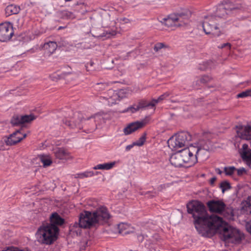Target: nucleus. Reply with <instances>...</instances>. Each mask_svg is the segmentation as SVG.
<instances>
[{
	"label": "nucleus",
	"mask_w": 251,
	"mask_h": 251,
	"mask_svg": "<svg viewBox=\"0 0 251 251\" xmlns=\"http://www.w3.org/2000/svg\"><path fill=\"white\" fill-rule=\"evenodd\" d=\"M187 212L192 215L199 233L205 237L213 236L220 230L225 241L239 243L244 235L238 229L230 226H224L222 219L215 215L208 216L205 206L200 201H193L187 204Z\"/></svg>",
	"instance_id": "1"
},
{
	"label": "nucleus",
	"mask_w": 251,
	"mask_h": 251,
	"mask_svg": "<svg viewBox=\"0 0 251 251\" xmlns=\"http://www.w3.org/2000/svg\"><path fill=\"white\" fill-rule=\"evenodd\" d=\"M59 234V228L52 225H43L36 233L39 242L42 244L51 245L55 241Z\"/></svg>",
	"instance_id": "2"
},
{
	"label": "nucleus",
	"mask_w": 251,
	"mask_h": 251,
	"mask_svg": "<svg viewBox=\"0 0 251 251\" xmlns=\"http://www.w3.org/2000/svg\"><path fill=\"white\" fill-rule=\"evenodd\" d=\"M92 212L84 211L80 215L79 222L75 223L70 226V230L77 233H80V228H90L97 223Z\"/></svg>",
	"instance_id": "3"
},
{
	"label": "nucleus",
	"mask_w": 251,
	"mask_h": 251,
	"mask_svg": "<svg viewBox=\"0 0 251 251\" xmlns=\"http://www.w3.org/2000/svg\"><path fill=\"white\" fill-rule=\"evenodd\" d=\"M202 26L203 31L207 35L211 34L218 37L222 33L218 24V19L214 15L205 16L202 22Z\"/></svg>",
	"instance_id": "4"
},
{
	"label": "nucleus",
	"mask_w": 251,
	"mask_h": 251,
	"mask_svg": "<svg viewBox=\"0 0 251 251\" xmlns=\"http://www.w3.org/2000/svg\"><path fill=\"white\" fill-rule=\"evenodd\" d=\"M191 139V135L188 132H180L173 136L168 140V146L172 150H176L187 145Z\"/></svg>",
	"instance_id": "5"
},
{
	"label": "nucleus",
	"mask_w": 251,
	"mask_h": 251,
	"mask_svg": "<svg viewBox=\"0 0 251 251\" xmlns=\"http://www.w3.org/2000/svg\"><path fill=\"white\" fill-rule=\"evenodd\" d=\"M207 206L211 212L223 214L228 218L233 215L232 211L226 209L225 203L220 200H210L207 202Z\"/></svg>",
	"instance_id": "6"
},
{
	"label": "nucleus",
	"mask_w": 251,
	"mask_h": 251,
	"mask_svg": "<svg viewBox=\"0 0 251 251\" xmlns=\"http://www.w3.org/2000/svg\"><path fill=\"white\" fill-rule=\"evenodd\" d=\"M190 12L186 9L178 14H172L164 19V23L168 27H177L182 25V20L187 19L190 16Z\"/></svg>",
	"instance_id": "7"
},
{
	"label": "nucleus",
	"mask_w": 251,
	"mask_h": 251,
	"mask_svg": "<svg viewBox=\"0 0 251 251\" xmlns=\"http://www.w3.org/2000/svg\"><path fill=\"white\" fill-rule=\"evenodd\" d=\"M198 150L194 146H190L179 152L182 157L184 163H188L189 166L194 165L197 162L199 156L197 154Z\"/></svg>",
	"instance_id": "8"
},
{
	"label": "nucleus",
	"mask_w": 251,
	"mask_h": 251,
	"mask_svg": "<svg viewBox=\"0 0 251 251\" xmlns=\"http://www.w3.org/2000/svg\"><path fill=\"white\" fill-rule=\"evenodd\" d=\"M126 97V92L124 90L119 91L109 90L106 93L104 98L108 101L109 105H112L118 103Z\"/></svg>",
	"instance_id": "9"
},
{
	"label": "nucleus",
	"mask_w": 251,
	"mask_h": 251,
	"mask_svg": "<svg viewBox=\"0 0 251 251\" xmlns=\"http://www.w3.org/2000/svg\"><path fill=\"white\" fill-rule=\"evenodd\" d=\"M92 213L96 219L97 224L107 222L110 218V215L107 209L104 206L99 207Z\"/></svg>",
	"instance_id": "10"
},
{
	"label": "nucleus",
	"mask_w": 251,
	"mask_h": 251,
	"mask_svg": "<svg viewBox=\"0 0 251 251\" xmlns=\"http://www.w3.org/2000/svg\"><path fill=\"white\" fill-rule=\"evenodd\" d=\"M13 34L12 25L4 23L0 25V41L4 42L9 40Z\"/></svg>",
	"instance_id": "11"
},
{
	"label": "nucleus",
	"mask_w": 251,
	"mask_h": 251,
	"mask_svg": "<svg viewBox=\"0 0 251 251\" xmlns=\"http://www.w3.org/2000/svg\"><path fill=\"white\" fill-rule=\"evenodd\" d=\"M26 136V134H22L20 130H17L8 137H6L4 142L7 146H13L20 142Z\"/></svg>",
	"instance_id": "12"
},
{
	"label": "nucleus",
	"mask_w": 251,
	"mask_h": 251,
	"mask_svg": "<svg viewBox=\"0 0 251 251\" xmlns=\"http://www.w3.org/2000/svg\"><path fill=\"white\" fill-rule=\"evenodd\" d=\"M195 147L198 150L197 154L199 157L207 156V152L212 149L211 143L209 140H201L199 141L198 146Z\"/></svg>",
	"instance_id": "13"
},
{
	"label": "nucleus",
	"mask_w": 251,
	"mask_h": 251,
	"mask_svg": "<svg viewBox=\"0 0 251 251\" xmlns=\"http://www.w3.org/2000/svg\"><path fill=\"white\" fill-rule=\"evenodd\" d=\"M35 119L33 115L24 116H14L11 120V123L13 126H17L25 123H29Z\"/></svg>",
	"instance_id": "14"
},
{
	"label": "nucleus",
	"mask_w": 251,
	"mask_h": 251,
	"mask_svg": "<svg viewBox=\"0 0 251 251\" xmlns=\"http://www.w3.org/2000/svg\"><path fill=\"white\" fill-rule=\"evenodd\" d=\"M236 8H237L235 7L231 2H225L218 6L215 16L218 19L219 18H222L227 14L230 11Z\"/></svg>",
	"instance_id": "15"
},
{
	"label": "nucleus",
	"mask_w": 251,
	"mask_h": 251,
	"mask_svg": "<svg viewBox=\"0 0 251 251\" xmlns=\"http://www.w3.org/2000/svg\"><path fill=\"white\" fill-rule=\"evenodd\" d=\"M236 128L237 136L240 138L246 140L251 139V126L239 125Z\"/></svg>",
	"instance_id": "16"
},
{
	"label": "nucleus",
	"mask_w": 251,
	"mask_h": 251,
	"mask_svg": "<svg viewBox=\"0 0 251 251\" xmlns=\"http://www.w3.org/2000/svg\"><path fill=\"white\" fill-rule=\"evenodd\" d=\"M146 125L144 121H137L129 124L124 129L125 134L128 135L135 131L138 129L141 128Z\"/></svg>",
	"instance_id": "17"
},
{
	"label": "nucleus",
	"mask_w": 251,
	"mask_h": 251,
	"mask_svg": "<svg viewBox=\"0 0 251 251\" xmlns=\"http://www.w3.org/2000/svg\"><path fill=\"white\" fill-rule=\"evenodd\" d=\"M56 158L61 160H69L73 158L71 153L64 148H57L54 151Z\"/></svg>",
	"instance_id": "18"
},
{
	"label": "nucleus",
	"mask_w": 251,
	"mask_h": 251,
	"mask_svg": "<svg viewBox=\"0 0 251 251\" xmlns=\"http://www.w3.org/2000/svg\"><path fill=\"white\" fill-rule=\"evenodd\" d=\"M171 164L175 167H180L184 163L182 157L179 151L171 155L170 158Z\"/></svg>",
	"instance_id": "19"
},
{
	"label": "nucleus",
	"mask_w": 251,
	"mask_h": 251,
	"mask_svg": "<svg viewBox=\"0 0 251 251\" xmlns=\"http://www.w3.org/2000/svg\"><path fill=\"white\" fill-rule=\"evenodd\" d=\"M240 154L244 161L247 163H251V149L249 148L248 145L246 144L243 145Z\"/></svg>",
	"instance_id": "20"
},
{
	"label": "nucleus",
	"mask_w": 251,
	"mask_h": 251,
	"mask_svg": "<svg viewBox=\"0 0 251 251\" xmlns=\"http://www.w3.org/2000/svg\"><path fill=\"white\" fill-rule=\"evenodd\" d=\"M102 118V116L100 114H95L94 115L88 118L87 119L83 120V122L85 125L91 124V126L93 128H96L97 124H99Z\"/></svg>",
	"instance_id": "21"
},
{
	"label": "nucleus",
	"mask_w": 251,
	"mask_h": 251,
	"mask_svg": "<svg viewBox=\"0 0 251 251\" xmlns=\"http://www.w3.org/2000/svg\"><path fill=\"white\" fill-rule=\"evenodd\" d=\"M64 222V220L57 213H54L50 217V223L48 225H52L55 227L62 225Z\"/></svg>",
	"instance_id": "22"
},
{
	"label": "nucleus",
	"mask_w": 251,
	"mask_h": 251,
	"mask_svg": "<svg viewBox=\"0 0 251 251\" xmlns=\"http://www.w3.org/2000/svg\"><path fill=\"white\" fill-rule=\"evenodd\" d=\"M119 233L122 234H129L133 231V228L129 224L122 223L118 225Z\"/></svg>",
	"instance_id": "23"
},
{
	"label": "nucleus",
	"mask_w": 251,
	"mask_h": 251,
	"mask_svg": "<svg viewBox=\"0 0 251 251\" xmlns=\"http://www.w3.org/2000/svg\"><path fill=\"white\" fill-rule=\"evenodd\" d=\"M71 75V72H63L60 74L55 73L51 74L50 77L52 80L57 81L60 79H67Z\"/></svg>",
	"instance_id": "24"
},
{
	"label": "nucleus",
	"mask_w": 251,
	"mask_h": 251,
	"mask_svg": "<svg viewBox=\"0 0 251 251\" xmlns=\"http://www.w3.org/2000/svg\"><path fill=\"white\" fill-rule=\"evenodd\" d=\"M57 45L55 42H49L44 44V49L49 55L53 53L56 50Z\"/></svg>",
	"instance_id": "25"
},
{
	"label": "nucleus",
	"mask_w": 251,
	"mask_h": 251,
	"mask_svg": "<svg viewBox=\"0 0 251 251\" xmlns=\"http://www.w3.org/2000/svg\"><path fill=\"white\" fill-rule=\"evenodd\" d=\"M20 7L14 4H11L7 6L5 9L6 13L8 15L17 14L20 12Z\"/></svg>",
	"instance_id": "26"
},
{
	"label": "nucleus",
	"mask_w": 251,
	"mask_h": 251,
	"mask_svg": "<svg viewBox=\"0 0 251 251\" xmlns=\"http://www.w3.org/2000/svg\"><path fill=\"white\" fill-rule=\"evenodd\" d=\"M115 162H111L109 163H106L104 164H101L97 165V166H95L93 169L94 170H110L111 168H112L114 165H115Z\"/></svg>",
	"instance_id": "27"
},
{
	"label": "nucleus",
	"mask_w": 251,
	"mask_h": 251,
	"mask_svg": "<svg viewBox=\"0 0 251 251\" xmlns=\"http://www.w3.org/2000/svg\"><path fill=\"white\" fill-rule=\"evenodd\" d=\"M40 159L43 164L44 167L50 166L52 163L51 157L48 155H41Z\"/></svg>",
	"instance_id": "28"
},
{
	"label": "nucleus",
	"mask_w": 251,
	"mask_h": 251,
	"mask_svg": "<svg viewBox=\"0 0 251 251\" xmlns=\"http://www.w3.org/2000/svg\"><path fill=\"white\" fill-rule=\"evenodd\" d=\"M243 208L247 212L251 213V196L249 197L247 199L243 202Z\"/></svg>",
	"instance_id": "29"
},
{
	"label": "nucleus",
	"mask_w": 251,
	"mask_h": 251,
	"mask_svg": "<svg viewBox=\"0 0 251 251\" xmlns=\"http://www.w3.org/2000/svg\"><path fill=\"white\" fill-rule=\"evenodd\" d=\"M155 103L153 100H152L151 102H143L140 104V108H146L148 107H151L152 108V110L154 112L155 111Z\"/></svg>",
	"instance_id": "30"
},
{
	"label": "nucleus",
	"mask_w": 251,
	"mask_h": 251,
	"mask_svg": "<svg viewBox=\"0 0 251 251\" xmlns=\"http://www.w3.org/2000/svg\"><path fill=\"white\" fill-rule=\"evenodd\" d=\"M94 175V173L93 172H86L80 174H76L75 176V178H83L84 177H87L89 176H92Z\"/></svg>",
	"instance_id": "31"
},
{
	"label": "nucleus",
	"mask_w": 251,
	"mask_h": 251,
	"mask_svg": "<svg viewBox=\"0 0 251 251\" xmlns=\"http://www.w3.org/2000/svg\"><path fill=\"white\" fill-rule=\"evenodd\" d=\"M220 187L221 188L223 193H224L226 191L231 188L230 183L227 181H224L222 182L220 184Z\"/></svg>",
	"instance_id": "32"
},
{
	"label": "nucleus",
	"mask_w": 251,
	"mask_h": 251,
	"mask_svg": "<svg viewBox=\"0 0 251 251\" xmlns=\"http://www.w3.org/2000/svg\"><path fill=\"white\" fill-rule=\"evenodd\" d=\"M212 64V62L210 60L203 62L202 64H200L199 69L201 70H205L209 68H211Z\"/></svg>",
	"instance_id": "33"
},
{
	"label": "nucleus",
	"mask_w": 251,
	"mask_h": 251,
	"mask_svg": "<svg viewBox=\"0 0 251 251\" xmlns=\"http://www.w3.org/2000/svg\"><path fill=\"white\" fill-rule=\"evenodd\" d=\"M146 133H144V134L138 140L133 143V145L142 146L146 141Z\"/></svg>",
	"instance_id": "34"
},
{
	"label": "nucleus",
	"mask_w": 251,
	"mask_h": 251,
	"mask_svg": "<svg viewBox=\"0 0 251 251\" xmlns=\"http://www.w3.org/2000/svg\"><path fill=\"white\" fill-rule=\"evenodd\" d=\"M236 170L234 167H226L224 168V171L227 176L231 175Z\"/></svg>",
	"instance_id": "35"
},
{
	"label": "nucleus",
	"mask_w": 251,
	"mask_h": 251,
	"mask_svg": "<svg viewBox=\"0 0 251 251\" xmlns=\"http://www.w3.org/2000/svg\"><path fill=\"white\" fill-rule=\"evenodd\" d=\"M248 96H251V89L242 92L237 95L238 98H245Z\"/></svg>",
	"instance_id": "36"
},
{
	"label": "nucleus",
	"mask_w": 251,
	"mask_h": 251,
	"mask_svg": "<svg viewBox=\"0 0 251 251\" xmlns=\"http://www.w3.org/2000/svg\"><path fill=\"white\" fill-rule=\"evenodd\" d=\"M212 79V77L208 75H203L202 76L200 79V81L201 83L203 84H205L209 81H210Z\"/></svg>",
	"instance_id": "37"
},
{
	"label": "nucleus",
	"mask_w": 251,
	"mask_h": 251,
	"mask_svg": "<svg viewBox=\"0 0 251 251\" xmlns=\"http://www.w3.org/2000/svg\"><path fill=\"white\" fill-rule=\"evenodd\" d=\"M169 95H170L169 93L166 92V93H164L163 95L159 97L157 99L153 100L155 103V104L156 105V104L158 102L163 100L165 98L168 97Z\"/></svg>",
	"instance_id": "38"
},
{
	"label": "nucleus",
	"mask_w": 251,
	"mask_h": 251,
	"mask_svg": "<svg viewBox=\"0 0 251 251\" xmlns=\"http://www.w3.org/2000/svg\"><path fill=\"white\" fill-rule=\"evenodd\" d=\"M165 47V45L162 43H158L155 45L153 50L156 52L160 50Z\"/></svg>",
	"instance_id": "39"
},
{
	"label": "nucleus",
	"mask_w": 251,
	"mask_h": 251,
	"mask_svg": "<svg viewBox=\"0 0 251 251\" xmlns=\"http://www.w3.org/2000/svg\"><path fill=\"white\" fill-rule=\"evenodd\" d=\"M2 251H29L27 249H20L16 247H11V248H7V249L2 250Z\"/></svg>",
	"instance_id": "40"
},
{
	"label": "nucleus",
	"mask_w": 251,
	"mask_h": 251,
	"mask_svg": "<svg viewBox=\"0 0 251 251\" xmlns=\"http://www.w3.org/2000/svg\"><path fill=\"white\" fill-rule=\"evenodd\" d=\"M139 109H140L139 105L137 106L136 107V108H135L133 106H130V107H128V108H127L126 110H124L123 112H125L130 111L131 113H134L135 111H137V110H138Z\"/></svg>",
	"instance_id": "41"
},
{
	"label": "nucleus",
	"mask_w": 251,
	"mask_h": 251,
	"mask_svg": "<svg viewBox=\"0 0 251 251\" xmlns=\"http://www.w3.org/2000/svg\"><path fill=\"white\" fill-rule=\"evenodd\" d=\"M66 125L71 128H74L77 126V125L71 121L66 122Z\"/></svg>",
	"instance_id": "42"
},
{
	"label": "nucleus",
	"mask_w": 251,
	"mask_h": 251,
	"mask_svg": "<svg viewBox=\"0 0 251 251\" xmlns=\"http://www.w3.org/2000/svg\"><path fill=\"white\" fill-rule=\"evenodd\" d=\"M246 227L248 231L251 233V221L247 223Z\"/></svg>",
	"instance_id": "43"
},
{
	"label": "nucleus",
	"mask_w": 251,
	"mask_h": 251,
	"mask_svg": "<svg viewBox=\"0 0 251 251\" xmlns=\"http://www.w3.org/2000/svg\"><path fill=\"white\" fill-rule=\"evenodd\" d=\"M245 169L243 168L239 169L237 170V174L238 175H242L243 173H245Z\"/></svg>",
	"instance_id": "44"
},
{
	"label": "nucleus",
	"mask_w": 251,
	"mask_h": 251,
	"mask_svg": "<svg viewBox=\"0 0 251 251\" xmlns=\"http://www.w3.org/2000/svg\"><path fill=\"white\" fill-rule=\"evenodd\" d=\"M226 47H228L230 48L231 44L228 43L223 44L221 45V48H224Z\"/></svg>",
	"instance_id": "45"
},
{
	"label": "nucleus",
	"mask_w": 251,
	"mask_h": 251,
	"mask_svg": "<svg viewBox=\"0 0 251 251\" xmlns=\"http://www.w3.org/2000/svg\"><path fill=\"white\" fill-rule=\"evenodd\" d=\"M216 180V177H212L210 180V183L211 185H213L214 183V182H215Z\"/></svg>",
	"instance_id": "46"
},
{
	"label": "nucleus",
	"mask_w": 251,
	"mask_h": 251,
	"mask_svg": "<svg viewBox=\"0 0 251 251\" xmlns=\"http://www.w3.org/2000/svg\"><path fill=\"white\" fill-rule=\"evenodd\" d=\"M134 146V145H133V143L132 145H128V146H126V150L127 151H128V150H130Z\"/></svg>",
	"instance_id": "47"
},
{
	"label": "nucleus",
	"mask_w": 251,
	"mask_h": 251,
	"mask_svg": "<svg viewBox=\"0 0 251 251\" xmlns=\"http://www.w3.org/2000/svg\"><path fill=\"white\" fill-rule=\"evenodd\" d=\"M215 171L219 175H221L222 173V171L219 168L216 169Z\"/></svg>",
	"instance_id": "48"
},
{
	"label": "nucleus",
	"mask_w": 251,
	"mask_h": 251,
	"mask_svg": "<svg viewBox=\"0 0 251 251\" xmlns=\"http://www.w3.org/2000/svg\"><path fill=\"white\" fill-rule=\"evenodd\" d=\"M88 64H87L85 66V67H86V71H87V72H89V71H90V69L89 68V67H88Z\"/></svg>",
	"instance_id": "49"
},
{
	"label": "nucleus",
	"mask_w": 251,
	"mask_h": 251,
	"mask_svg": "<svg viewBox=\"0 0 251 251\" xmlns=\"http://www.w3.org/2000/svg\"><path fill=\"white\" fill-rule=\"evenodd\" d=\"M112 35H115L116 34V32L115 31H113L112 33H110Z\"/></svg>",
	"instance_id": "50"
},
{
	"label": "nucleus",
	"mask_w": 251,
	"mask_h": 251,
	"mask_svg": "<svg viewBox=\"0 0 251 251\" xmlns=\"http://www.w3.org/2000/svg\"><path fill=\"white\" fill-rule=\"evenodd\" d=\"M90 65L91 66H92L93 65V62H90Z\"/></svg>",
	"instance_id": "51"
},
{
	"label": "nucleus",
	"mask_w": 251,
	"mask_h": 251,
	"mask_svg": "<svg viewBox=\"0 0 251 251\" xmlns=\"http://www.w3.org/2000/svg\"><path fill=\"white\" fill-rule=\"evenodd\" d=\"M97 84L98 85H105L104 84L102 83H98Z\"/></svg>",
	"instance_id": "52"
},
{
	"label": "nucleus",
	"mask_w": 251,
	"mask_h": 251,
	"mask_svg": "<svg viewBox=\"0 0 251 251\" xmlns=\"http://www.w3.org/2000/svg\"><path fill=\"white\" fill-rule=\"evenodd\" d=\"M59 29H62V27H60L59 28Z\"/></svg>",
	"instance_id": "53"
}]
</instances>
